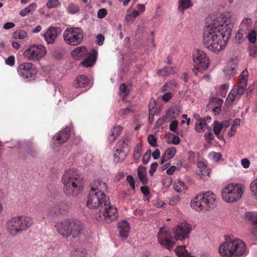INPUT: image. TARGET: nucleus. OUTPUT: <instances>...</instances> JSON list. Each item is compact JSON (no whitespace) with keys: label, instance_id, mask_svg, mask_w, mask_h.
I'll return each mask as SVG.
<instances>
[{"label":"nucleus","instance_id":"1","mask_svg":"<svg viewBox=\"0 0 257 257\" xmlns=\"http://www.w3.org/2000/svg\"><path fill=\"white\" fill-rule=\"evenodd\" d=\"M61 181L63 190L67 196H77L84 188V180L80 174L75 169H68L64 172Z\"/></svg>","mask_w":257,"mask_h":257},{"label":"nucleus","instance_id":"53","mask_svg":"<svg viewBox=\"0 0 257 257\" xmlns=\"http://www.w3.org/2000/svg\"><path fill=\"white\" fill-rule=\"evenodd\" d=\"M58 4V0H48L46 4V6L49 9H51L56 7Z\"/></svg>","mask_w":257,"mask_h":257},{"label":"nucleus","instance_id":"14","mask_svg":"<svg viewBox=\"0 0 257 257\" xmlns=\"http://www.w3.org/2000/svg\"><path fill=\"white\" fill-rule=\"evenodd\" d=\"M17 71L21 77L29 81L34 80L37 72L36 66L30 62H25L19 65Z\"/></svg>","mask_w":257,"mask_h":257},{"label":"nucleus","instance_id":"47","mask_svg":"<svg viewBox=\"0 0 257 257\" xmlns=\"http://www.w3.org/2000/svg\"><path fill=\"white\" fill-rule=\"evenodd\" d=\"M257 212H247L245 213V217L251 221L253 224H255V218Z\"/></svg>","mask_w":257,"mask_h":257},{"label":"nucleus","instance_id":"33","mask_svg":"<svg viewBox=\"0 0 257 257\" xmlns=\"http://www.w3.org/2000/svg\"><path fill=\"white\" fill-rule=\"evenodd\" d=\"M192 5L191 0H179L178 10L183 12L185 10L187 9Z\"/></svg>","mask_w":257,"mask_h":257},{"label":"nucleus","instance_id":"45","mask_svg":"<svg viewBox=\"0 0 257 257\" xmlns=\"http://www.w3.org/2000/svg\"><path fill=\"white\" fill-rule=\"evenodd\" d=\"M177 86V83L174 80H170L166 82L162 88L163 91L167 90V87H169L170 89H173Z\"/></svg>","mask_w":257,"mask_h":257},{"label":"nucleus","instance_id":"38","mask_svg":"<svg viewBox=\"0 0 257 257\" xmlns=\"http://www.w3.org/2000/svg\"><path fill=\"white\" fill-rule=\"evenodd\" d=\"M246 38L251 43L254 44L256 40V31L254 30H252L247 32Z\"/></svg>","mask_w":257,"mask_h":257},{"label":"nucleus","instance_id":"48","mask_svg":"<svg viewBox=\"0 0 257 257\" xmlns=\"http://www.w3.org/2000/svg\"><path fill=\"white\" fill-rule=\"evenodd\" d=\"M63 205L59 204L55 206L52 207L50 210V213L52 215H57L61 213V209Z\"/></svg>","mask_w":257,"mask_h":257},{"label":"nucleus","instance_id":"51","mask_svg":"<svg viewBox=\"0 0 257 257\" xmlns=\"http://www.w3.org/2000/svg\"><path fill=\"white\" fill-rule=\"evenodd\" d=\"M132 112V109L130 107H127L126 108L121 109L118 112V114L120 116H124L125 115L130 114Z\"/></svg>","mask_w":257,"mask_h":257},{"label":"nucleus","instance_id":"40","mask_svg":"<svg viewBox=\"0 0 257 257\" xmlns=\"http://www.w3.org/2000/svg\"><path fill=\"white\" fill-rule=\"evenodd\" d=\"M139 13L137 10H134L132 13L127 14L125 16V20L128 22L133 21L138 16Z\"/></svg>","mask_w":257,"mask_h":257},{"label":"nucleus","instance_id":"9","mask_svg":"<svg viewBox=\"0 0 257 257\" xmlns=\"http://www.w3.org/2000/svg\"><path fill=\"white\" fill-rule=\"evenodd\" d=\"M193 72L197 74L198 72L203 73L207 70L209 65V59L207 54L202 51L197 50L193 52Z\"/></svg>","mask_w":257,"mask_h":257},{"label":"nucleus","instance_id":"19","mask_svg":"<svg viewBox=\"0 0 257 257\" xmlns=\"http://www.w3.org/2000/svg\"><path fill=\"white\" fill-rule=\"evenodd\" d=\"M59 33L58 28H50L44 34V38L48 44H52L57 38Z\"/></svg>","mask_w":257,"mask_h":257},{"label":"nucleus","instance_id":"59","mask_svg":"<svg viewBox=\"0 0 257 257\" xmlns=\"http://www.w3.org/2000/svg\"><path fill=\"white\" fill-rule=\"evenodd\" d=\"M104 41V37L102 34H98L96 37V43L99 46L102 45Z\"/></svg>","mask_w":257,"mask_h":257},{"label":"nucleus","instance_id":"34","mask_svg":"<svg viewBox=\"0 0 257 257\" xmlns=\"http://www.w3.org/2000/svg\"><path fill=\"white\" fill-rule=\"evenodd\" d=\"M138 175L141 182L146 184L147 183L148 180L146 175L145 168L143 167H139L138 169Z\"/></svg>","mask_w":257,"mask_h":257},{"label":"nucleus","instance_id":"21","mask_svg":"<svg viewBox=\"0 0 257 257\" xmlns=\"http://www.w3.org/2000/svg\"><path fill=\"white\" fill-rule=\"evenodd\" d=\"M107 190V186L106 183L101 180L94 181L91 184L90 191L105 193Z\"/></svg>","mask_w":257,"mask_h":257},{"label":"nucleus","instance_id":"55","mask_svg":"<svg viewBox=\"0 0 257 257\" xmlns=\"http://www.w3.org/2000/svg\"><path fill=\"white\" fill-rule=\"evenodd\" d=\"M37 8V5L35 3H33L27 7L25 9L29 14L32 13Z\"/></svg>","mask_w":257,"mask_h":257},{"label":"nucleus","instance_id":"25","mask_svg":"<svg viewBox=\"0 0 257 257\" xmlns=\"http://www.w3.org/2000/svg\"><path fill=\"white\" fill-rule=\"evenodd\" d=\"M89 79L84 75L78 76L74 80V85L76 87H85L89 83Z\"/></svg>","mask_w":257,"mask_h":257},{"label":"nucleus","instance_id":"63","mask_svg":"<svg viewBox=\"0 0 257 257\" xmlns=\"http://www.w3.org/2000/svg\"><path fill=\"white\" fill-rule=\"evenodd\" d=\"M210 155L213 157L214 161H220L221 159V155L218 153L212 152L210 154Z\"/></svg>","mask_w":257,"mask_h":257},{"label":"nucleus","instance_id":"49","mask_svg":"<svg viewBox=\"0 0 257 257\" xmlns=\"http://www.w3.org/2000/svg\"><path fill=\"white\" fill-rule=\"evenodd\" d=\"M153 107L152 109H150L149 115V120L150 123H152L154 121V114L156 111V101H153Z\"/></svg>","mask_w":257,"mask_h":257},{"label":"nucleus","instance_id":"62","mask_svg":"<svg viewBox=\"0 0 257 257\" xmlns=\"http://www.w3.org/2000/svg\"><path fill=\"white\" fill-rule=\"evenodd\" d=\"M178 124V122L177 120H173L170 124V130L172 132H175L177 127Z\"/></svg>","mask_w":257,"mask_h":257},{"label":"nucleus","instance_id":"4","mask_svg":"<svg viewBox=\"0 0 257 257\" xmlns=\"http://www.w3.org/2000/svg\"><path fill=\"white\" fill-rule=\"evenodd\" d=\"M55 226L58 232L64 238L70 236L73 237H77L83 229L82 225L79 221L69 220L58 221L55 224Z\"/></svg>","mask_w":257,"mask_h":257},{"label":"nucleus","instance_id":"12","mask_svg":"<svg viewBox=\"0 0 257 257\" xmlns=\"http://www.w3.org/2000/svg\"><path fill=\"white\" fill-rule=\"evenodd\" d=\"M63 36L65 42L67 44L76 46L82 41L83 32L78 28H69L64 31Z\"/></svg>","mask_w":257,"mask_h":257},{"label":"nucleus","instance_id":"2","mask_svg":"<svg viewBox=\"0 0 257 257\" xmlns=\"http://www.w3.org/2000/svg\"><path fill=\"white\" fill-rule=\"evenodd\" d=\"M219 253L222 257H244L246 254V245L239 239L226 240L219 247Z\"/></svg>","mask_w":257,"mask_h":257},{"label":"nucleus","instance_id":"56","mask_svg":"<svg viewBox=\"0 0 257 257\" xmlns=\"http://www.w3.org/2000/svg\"><path fill=\"white\" fill-rule=\"evenodd\" d=\"M178 115V113H175V110L174 109L169 110L166 114L167 117H170L171 118H176Z\"/></svg>","mask_w":257,"mask_h":257},{"label":"nucleus","instance_id":"8","mask_svg":"<svg viewBox=\"0 0 257 257\" xmlns=\"http://www.w3.org/2000/svg\"><path fill=\"white\" fill-rule=\"evenodd\" d=\"M244 188L241 184H229L222 191V197L227 203H233L238 201L242 197Z\"/></svg>","mask_w":257,"mask_h":257},{"label":"nucleus","instance_id":"18","mask_svg":"<svg viewBox=\"0 0 257 257\" xmlns=\"http://www.w3.org/2000/svg\"><path fill=\"white\" fill-rule=\"evenodd\" d=\"M71 135V130L68 127H66L61 131L56 134L53 137V140L58 144H63L66 142Z\"/></svg>","mask_w":257,"mask_h":257},{"label":"nucleus","instance_id":"60","mask_svg":"<svg viewBox=\"0 0 257 257\" xmlns=\"http://www.w3.org/2000/svg\"><path fill=\"white\" fill-rule=\"evenodd\" d=\"M172 179L170 177L166 178L163 180V186L166 188L169 187L172 184Z\"/></svg>","mask_w":257,"mask_h":257},{"label":"nucleus","instance_id":"35","mask_svg":"<svg viewBox=\"0 0 257 257\" xmlns=\"http://www.w3.org/2000/svg\"><path fill=\"white\" fill-rule=\"evenodd\" d=\"M176 152V149L175 147H171L167 149L164 154V159L162 161H167L172 159Z\"/></svg>","mask_w":257,"mask_h":257},{"label":"nucleus","instance_id":"24","mask_svg":"<svg viewBox=\"0 0 257 257\" xmlns=\"http://www.w3.org/2000/svg\"><path fill=\"white\" fill-rule=\"evenodd\" d=\"M197 166L200 171L199 175L201 179H204L206 176H208L210 173V168L205 162H197Z\"/></svg>","mask_w":257,"mask_h":257},{"label":"nucleus","instance_id":"36","mask_svg":"<svg viewBox=\"0 0 257 257\" xmlns=\"http://www.w3.org/2000/svg\"><path fill=\"white\" fill-rule=\"evenodd\" d=\"M246 34L245 32L239 29L235 35L236 40L238 43H241L246 38Z\"/></svg>","mask_w":257,"mask_h":257},{"label":"nucleus","instance_id":"11","mask_svg":"<svg viewBox=\"0 0 257 257\" xmlns=\"http://www.w3.org/2000/svg\"><path fill=\"white\" fill-rule=\"evenodd\" d=\"M109 198L105 193L100 192L90 191L86 202L87 206L91 209L103 207L109 201Z\"/></svg>","mask_w":257,"mask_h":257},{"label":"nucleus","instance_id":"20","mask_svg":"<svg viewBox=\"0 0 257 257\" xmlns=\"http://www.w3.org/2000/svg\"><path fill=\"white\" fill-rule=\"evenodd\" d=\"M117 226L120 236L123 239L126 238L130 230L128 222L125 220L120 221L118 222Z\"/></svg>","mask_w":257,"mask_h":257},{"label":"nucleus","instance_id":"16","mask_svg":"<svg viewBox=\"0 0 257 257\" xmlns=\"http://www.w3.org/2000/svg\"><path fill=\"white\" fill-rule=\"evenodd\" d=\"M191 231V226L186 222L178 224L173 231L175 238L182 241L187 238Z\"/></svg>","mask_w":257,"mask_h":257},{"label":"nucleus","instance_id":"64","mask_svg":"<svg viewBox=\"0 0 257 257\" xmlns=\"http://www.w3.org/2000/svg\"><path fill=\"white\" fill-rule=\"evenodd\" d=\"M249 55L254 57L257 54V48L255 46L250 47L249 48Z\"/></svg>","mask_w":257,"mask_h":257},{"label":"nucleus","instance_id":"31","mask_svg":"<svg viewBox=\"0 0 257 257\" xmlns=\"http://www.w3.org/2000/svg\"><path fill=\"white\" fill-rule=\"evenodd\" d=\"M197 118V121L195 123V130L198 133H201L204 131V128L207 127V124L205 122L200 119L198 115Z\"/></svg>","mask_w":257,"mask_h":257},{"label":"nucleus","instance_id":"37","mask_svg":"<svg viewBox=\"0 0 257 257\" xmlns=\"http://www.w3.org/2000/svg\"><path fill=\"white\" fill-rule=\"evenodd\" d=\"M239 98L237 93L236 92V88L232 89L229 94L227 96L226 101L229 102H233L235 100L236 98Z\"/></svg>","mask_w":257,"mask_h":257},{"label":"nucleus","instance_id":"17","mask_svg":"<svg viewBox=\"0 0 257 257\" xmlns=\"http://www.w3.org/2000/svg\"><path fill=\"white\" fill-rule=\"evenodd\" d=\"M159 243L166 247L169 250H171L175 244L174 241L170 240L171 234L170 232L165 228H161L157 235Z\"/></svg>","mask_w":257,"mask_h":257},{"label":"nucleus","instance_id":"44","mask_svg":"<svg viewBox=\"0 0 257 257\" xmlns=\"http://www.w3.org/2000/svg\"><path fill=\"white\" fill-rule=\"evenodd\" d=\"M27 33L23 30L18 31L14 33L13 37L15 39H23L26 38Z\"/></svg>","mask_w":257,"mask_h":257},{"label":"nucleus","instance_id":"26","mask_svg":"<svg viewBox=\"0 0 257 257\" xmlns=\"http://www.w3.org/2000/svg\"><path fill=\"white\" fill-rule=\"evenodd\" d=\"M122 127L119 125L113 127L110 131L108 136V140L110 143L113 142L121 133Z\"/></svg>","mask_w":257,"mask_h":257},{"label":"nucleus","instance_id":"52","mask_svg":"<svg viewBox=\"0 0 257 257\" xmlns=\"http://www.w3.org/2000/svg\"><path fill=\"white\" fill-rule=\"evenodd\" d=\"M148 141L150 145L153 147H155L157 145L156 139L153 135H149L148 136Z\"/></svg>","mask_w":257,"mask_h":257},{"label":"nucleus","instance_id":"42","mask_svg":"<svg viewBox=\"0 0 257 257\" xmlns=\"http://www.w3.org/2000/svg\"><path fill=\"white\" fill-rule=\"evenodd\" d=\"M67 10L69 13L74 14L79 11V8L78 6L73 3H70L69 4Z\"/></svg>","mask_w":257,"mask_h":257},{"label":"nucleus","instance_id":"57","mask_svg":"<svg viewBox=\"0 0 257 257\" xmlns=\"http://www.w3.org/2000/svg\"><path fill=\"white\" fill-rule=\"evenodd\" d=\"M119 91L121 93L127 95L129 93V90L127 89L125 83H122L120 85Z\"/></svg>","mask_w":257,"mask_h":257},{"label":"nucleus","instance_id":"46","mask_svg":"<svg viewBox=\"0 0 257 257\" xmlns=\"http://www.w3.org/2000/svg\"><path fill=\"white\" fill-rule=\"evenodd\" d=\"M142 149L141 144H138L135 148L134 154V158L135 160H138L140 157Z\"/></svg>","mask_w":257,"mask_h":257},{"label":"nucleus","instance_id":"23","mask_svg":"<svg viewBox=\"0 0 257 257\" xmlns=\"http://www.w3.org/2000/svg\"><path fill=\"white\" fill-rule=\"evenodd\" d=\"M87 53V48L85 46H80L75 48L71 52V55L73 58L79 60L85 57Z\"/></svg>","mask_w":257,"mask_h":257},{"label":"nucleus","instance_id":"29","mask_svg":"<svg viewBox=\"0 0 257 257\" xmlns=\"http://www.w3.org/2000/svg\"><path fill=\"white\" fill-rule=\"evenodd\" d=\"M176 253L179 257H194L191 255L186 249L185 246H179L175 249Z\"/></svg>","mask_w":257,"mask_h":257},{"label":"nucleus","instance_id":"5","mask_svg":"<svg viewBox=\"0 0 257 257\" xmlns=\"http://www.w3.org/2000/svg\"><path fill=\"white\" fill-rule=\"evenodd\" d=\"M216 195L211 191L197 195L190 203L191 207L197 211H206L215 205Z\"/></svg>","mask_w":257,"mask_h":257},{"label":"nucleus","instance_id":"50","mask_svg":"<svg viewBox=\"0 0 257 257\" xmlns=\"http://www.w3.org/2000/svg\"><path fill=\"white\" fill-rule=\"evenodd\" d=\"M180 198L179 195H176L172 196L170 199L169 204L170 205L174 206L177 204L180 201Z\"/></svg>","mask_w":257,"mask_h":257},{"label":"nucleus","instance_id":"6","mask_svg":"<svg viewBox=\"0 0 257 257\" xmlns=\"http://www.w3.org/2000/svg\"><path fill=\"white\" fill-rule=\"evenodd\" d=\"M33 223L31 217L28 216H17L12 218L7 222V228L10 233L15 235L27 230Z\"/></svg>","mask_w":257,"mask_h":257},{"label":"nucleus","instance_id":"54","mask_svg":"<svg viewBox=\"0 0 257 257\" xmlns=\"http://www.w3.org/2000/svg\"><path fill=\"white\" fill-rule=\"evenodd\" d=\"M6 64L11 67L14 66L15 64V58L14 56H10L7 59H6Z\"/></svg>","mask_w":257,"mask_h":257},{"label":"nucleus","instance_id":"15","mask_svg":"<svg viewBox=\"0 0 257 257\" xmlns=\"http://www.w3.org/2000/svg\"><path fill=\"white\" fill-rule=\"evenodd\" d=\"M129 141L126 139H122L115 146L116 151L114 154V159L124 161L130 151Z\"/></svg>","mask_w":257,"mask_h":257},{"label":"nucleus","instance_id":"7","mask_svg":"<svg viewBox=\"0 0 257 257\" xmlns=\"http://www.w3.org/2000/svg\"><path fill=\"white\" fill-rule=\"evenodd\" d=\"M224 17H219L213 20L212 23L204 29L203 36V42L205 47L210 43L213 42L215 38L219 33H221V31L223 30V27H221L224 20H225Z\"/></svg>","mask_w":257,"mask_h":257},{"label":"nucleus","instance_id":"43","mask_svg":"<svg viewBox=\"0 0 257 257\" xmlns=\"http://www.w3.org/2000/svg\"><path fill=\"white\" fill-rule=\"evenodd\" d=\"M174 190L177 192H182L185 189V184L180 180L174 186Z\"/></svg>","mask_w":257,"mask_h":257},{"label":"nucleus","instance_id":"28","mask_svg":"<svg viewBox=\"0 0 257 257\" xmlns=\"http://www.w3.org/2000/svg\"><path fill=\"white\" fill-rule=\"evenodd\" d=\"M252 24V22L251 19L245 18L242 21L239 29L247 33L251 29Z\"/></svg>","mask_w":257,"mask_h":257},{"label":"nucleus","instance_id":"27","mask_svg":"<svg viewBox=\"0 0 257 257\" xmlns=\"http://www.w3.org/2000/svg\"><path fill=\"white\" fill-rule=\"evenodd\" d=\"M176 71V69L174 67H165L163 69L158 70L157 73L160 76L166 77L171 74H174Z\"/></svg>","mask_w":257,"mask_h":257},{"label":"nucleus","instance_id":"32","mask_svg":"<svg viewBox=\"0 0 257 257\" xmlns=\"http://www.w3.org/2000/svg\"><path fill=\"white\" fill-rule=\"evenodd\" d=\"M213 101L217 106L212 109V111L215 114H219L221 110V106L223 100L222 98H214Z\"/></svg>","mask_w":257,"mask_h":257},{"label":"nucleus","instance_id":"22","mask_svg":"<svg viewBox=\"0 0 257 257\" xmlns=\"http://www.w3.org/2000/svg\"><path fill=\"white\" fill-rule=\"evenodd\" d=\"M97 52L96 50L93 49L92 52L81 63V65L84 67L92 66L95 63Z\"/></svg>","mask_w":257,"mask_h":257},{"label":"nucleus","instance_id":"61","mask_svg":"<svg viewBox=\"0 0 257 257\" xmlns=\"http://www.w3.org/2000/svg\"><path fill=\"white\" fill-rule=\"evenodd\" d=\"M126 180L127 182L129 183L130 185L132 187V188L134 190L135 189V181L133 178V177L131 176L128 175L126 177Z\"/></svg>","mask_w":257,"mask_h":257},{"label":"nucleus","instance_id":"58","mask_svg":"<svg viewBox=\"0 0 257 257\" xmlns=\"http://www.w3.org/2000/svg\"><path fill=\"white\" fill-rule=\"evenodd\" d=\"M107 14V12L105 9H100L97 12V17L98 18L102 19L106 16Z\"/></svg>","mask_w":257,"mask_h":257},{"label":"nucleus","instance_id":"13","mask_svg":"<svg viewBox=\"0 0 257 257\" xmlns=\"http://www.w3.org/2000/svg\"><path fill=\"white\" fill-rule=\"evenodd\" d=\"M46 54V48L42 45H34L26 49L24 53V57L29 61H39Z\"/></svg>","mask_w":257,"mask_h":257},{"label":"nucleus","instance_id":"41","mask_svg":"<svg viewBox=\"0 0 257 257\" xmlns=\"http://www.w3.org/2000/svg\"><path fill=\"white\" fill-rule=\"evenodd\" d=\"M250 188L253 196L257 200V178L251 183Z\"/></svg>","mask_w":257,"mask_h":257},{"label":"nucleus","instance_id":"10","mask_svg":"<svg viewBox=\"0 0 257 257\" xmlns=\"http://www.w3.org/2000/svg\"><path fill=\"white\" fill-rule=\"evenodd\" d=\"M102 208V210L96 214L97 220L104 221L107 223H110L116 220L118 217L117 209L111 204L109 200Z\"/></svg>","mask_w":257,"mask_h":257},{"label":"nucleus","instance_id":"30","mask_svg":"<svg viewBox=\"0 0 257 257\" xmlns=\"http://www.w3.org/2000/svg\"><path fill=\"white\" fill-rule=\"evenodd\" d=\"M223 128V125L221 123H220L219 121L216 120L214 122L213 125V132L214 134L216 136L219 140H222L223 139V136H221L219 135L221 131Z\"/></svg>","mask_w":257,"mask_h":257},{"label":"nucleus","instance_id":"3","mask_svg":"<svg viewBox=\"0 0 257 257\" xmlns=\"http://www.w3.org/2000/svg\"><path fill=\"white\" fill-rule=\"evenodd\" d=\"M229 21L227 18L224 20L223 23L220 26L221 27H223L224 30L221 31V33H218L217 37H214L215 39L213 42L205 46L209 51L217 53L224 48L231 34L232 26Z\"/></svg>","mask_w":257,"mask_h":257},{"label":"nucleus","instance_id":"39","mask_svg":"<svg viewBox=\"0 0 257 257\" xmlns=\"http://www.w3.org/2000/svg\"><path fill=\"white\" fill-rule=\"evenodd\" d=\"M228 89V85L224 84L222 85L219 89L217 91V95L225 97Z\"/></svg>","mask_w":257,"mask_h":257}]
</instances>
